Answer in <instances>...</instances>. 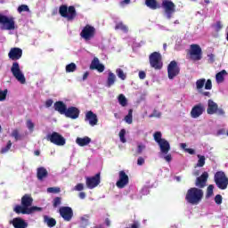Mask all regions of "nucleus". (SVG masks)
<instances>
[{
	"instance_id": "obj_63",
	"label": "nucleus",
	"mask_w": 228,
	"mask_h": 228,
	"mask_svg": "<svg viewBox=\"0 0 228 228\" xmlns=\"http://www.w3.org/2000/svg\"><path fill=\"white\" fill-rule=\"evenodd\" d=\"M216 113H217V115H224V114H225V112L224 111V110L218 109V107H217V110H216Z\"/></svg>"
},
{
	"instance_id": "obj_46",
	"label": "nucleus",
	"mask_w": 228,
	"mask_h": 228,
	"mask_svg": "<svg viewBox=\"0 0 228 228\" xmlns=\"http://www.w3.org/2000/svg\"><path fill=\"white\" fill-rule=\"evenodd\" d=\"M83 190H85V184H83V183H77V184L73 188V191H83Z\"/></svg>"
},
{
	"instance_id": "obj_40",
	"label": "nucleus",
	"mask_w": 228,
	"mask_h": 228,
	"mask_svg": "<svg viewBox=\"0 0 228 228\" xmlns=\"http://www.w3.org/2000/svg\"><path fill=\"white\" fill-rule=\"evenodd\" d=\"M125 121L126 124H133V110L128 111V115L125 117Z\"/></svg>"
},
{
	"instance_id": "obj_64",
	"label": "nucleus",
	"mask_w": 228,
	"mask_h": 228,
	"mask_svg": "<svg viewBox=\"0 0 228 228\" xmlns=\"http://www.w3.org/2000/svg\"><path fill=\"white\" fill-rule=\"evenodd\" d=\"M105 225H107V227H110V225H111V221L109 218L105 219Z\"/></svg>"
},
{
	"instance_id": "obj_30",
	"label": "nucleus",
	"mask_w": 228,
	"mask_h": 228,
	"mask_svg": "<svg viewBox=\"0 0 228 228\" xmlns=\"http://www.w3.org/2000/svg\"><path fill=\"white\" fill-rule=\"evenodd\" d=\"M44 222L49 227H54V225H56V219L50 217L49 216H44Z\"/></svg>"
},
{
	"instance_id": "obj_61",
	"label": "nucleus",
	"mask_w": 228,
	"mask_h": 228,
	"mask_svg": "<svg viewBox=\"0 0 228 228\" xmlns=\"http://www.w3.org/2000/svg\"><path fill=\"white\" fill-rule=\"evenodd\" d=\"M78 197H79V199H81V200H85V199H86V193H85V192H80L79 194H78Z\"/></svg>"
},
{
	"instance_id": "obj_16",
	"label": "nucleus",
	"mask_w": 228,
	"mask_h": 228,
	"mask_svg": "<svg viewBox=\"0 0 228 228\" xmlns=\"http://www.w3.org/2000/svg\"><path fill=\"white\" fill-rule=\"evenodd\" d=\"M127 184H129V176L126 174V171H119L118 180L116 183L117 188L122 190Z\"/></svg>"
},
{
	"instance_id": "obj_23",
	"label": "nucleus",
	"mask_w": 228,
	"mask_h": 228,
	"mask_svg": "<svg viewBox=\"0 0 228 228\" xmlns=\"http://www.w3.org/2000/svg\"><path fill=\"white\" fill-rule=\"evenodd\" d=\"M91 70H98V72H104V65L99 61V58L94 57L90 65Z\"/></svg>"
},
{
	"instance_id": "obj_8",
	"label": "nucleus",
	"mask_w": 228,
	"mask_h": 228,
	"mask_svg": "<svg viewBox=\"0 0 228 228\" xmlns=\"http://www.w3.org/2000/svg\"><path fill=\"white\" fill-rule=\"evenodd\" d=\"M60 15L67 19V20H74L76 19V8L74 6L67 7V5H61L59 9Z\"/></svg>"
},
{
	"instance_id": "obj_6",
	"label": "nucleus",
	"mask_w": 228,
	"mask_h": 228,
	"mask_svg": "<svg viewBox=\"0 0 228 228\" xmlns=\"http://www.w3.org/2000/svg\"><path fill=\"white\" fill-rule=\"evenodd\" d=\"M214 181L219 190H227L228 178L224 171H218L214 175Z\"/></svg>"
},
{
	"instance_id": "obj_58",
	"label": "nucleus",
	"mask_w": 228,
	"mask_h": 228,
	"mask_svg": "<svg viewBox=\"0 0 228 228\" xmlns=\"http://www.w3.org/2000/svg\"><path fill=\"white\" fill-rule=\"evenodd\" d=\"M53 100H47L46 102H45V107L46 108H51V106H53Z\"/></svg>"
},
{
	"instance_id": "obj_13",
	"label": "nucleus",
	"mask_w": 228,
	"mask_h": 228,
	"mask_svg": "<svg viewBox=\"0 0 228 228\" xmlns=\"http://www.w3.org/2000/svg\"><path fill=\"white\" fill-rule=\"evenodd\" d=\"M211 90L213 88V83L211 82V79H208L206 81V78H200L196 81V90L199 92V94H202V90Z\"/></svg>"
},
{
	"instance_id": "obj_31",
	"label": "nucleus",
	"mask_w": 228,
	"mask_h": 228,
	"mask_svg": "<svg viewBox=\"0 0 228 228\" xmlns=\"http://www.w3.org/2000/svg\"><path fill=\"white\" fill-rule=\"evenodd\" d=\"M115 29H119L120 31H123V33H127V31H129L127 25L124 24L122 21L116 23Z\"/></svg>"
},
{
	"instance_id": "obj_48",
	"label": "nucleus",
	"mask_w": 228,
	"mask_h": 228,
	"mask_svg": "<svg viewBox=\"0 0 228 228\" xmlns=\"http://www.w3.org/2000/svg\"><path fill=\"white\" fill-rule=\"evenodd\" d=\"M48 193H60V187H49L47 189Z\"/></svg>"
},
{
	"instance_id": "obj_1",
	"label": "nucleus",
	"mask_w": 228,
	"mask_h": 228,
	"mask_svg": "<svg viewBox=\"0 0 228 228\" xmlns=\"http://www.w3.org/2000/svg\"><path fill=\"white\" fill-rule=\"evenodd\" d=\"M208 177L209 174L204 172L200 176L196 178V187L188 189L185 194L187 204H191V206H199V204L202 202V200L204 199V190H202V188H206Z\"/></svg>"
},
{
	"instance_id": "obj_2",
	"label": "nucleus",
	"mask_w": 228,
	"mask_h": 228,
	"mask_svg": "<svg viewBox=\"0 0 228 228\" xmlns=\"http://www.w3.org/2000/svg\"><path fill=\"white\" fill-rule=\"evenodd\" d=\"M33 205V198L29 194H25L21 198V206L16 205L13 208L14 213L17 215H32V213H37L42 211L40 207H31Z\"/></svg>"
},
{
	"instance_id": "obj_38",
	"label": "nucleus",
	"mask_w": 228,
	"mask_h": 228,
	"mask_svg": "<svg viewBox=\"0 0 228 228\" xmlns=\"http://www.w3.org/2000/svg\"><path fill=\"white\" fill-rule=\"evenodd\" d=\"M180 147H181V149H183V151H185V152H188V154H191V155H193V154H195V150H193V149H191V148H186L187 147V145H186V143H181L180 144Z\"/></svg>"
},
{
	"instance_id": "obj_36",
	"label": "nucleus",
	"mask_w": 228,
	"mask_h": 228,
	"mask_svg": "<svg viewBox=\"0 0 228 228\" xmlns=\"http://www.w3.org/2000/svg\"><path fill=\"white\" fill-rule=\"evenodd\" d=\"M77 69V66L74 62H71V63L66 65V72L67 73L76 72Z\"/></svg>"
},
{
	"instance_id": "obj_33",
	"label": "nucleus",
	"mask_w": 228,
	"mask_h": 228,
	"mask_svg": "<svg viewBox=\"0 0 228 228\" xmlns=\"http://www.w3.org/2000/svg\"><path fill=\"white\" fill-rule=\"evenodd\" d=\"M118 101L120 104V106H122L123 108H125V106H127V98L126 97V95L124 94H119L118 96Z\"/></svg>"
},
{
	"instance_id": "obj_22",
	"label": "nucleus",
	"mask_w": 228,
	"mask_h": 228,
	"mask_svg": "<svg viewBox=\"0 0 228 228\" xmlns=\"http://www.w3.org/2000/svg\"><path fill=\"white\" fill-rule=\"evenodd\" d=\"M10 224H12V225L14 228H28V222H26L24 219H22L21 217H14Z\"/></svg>"
},
{
	"instance_id": "obj_56",
	"label": "nucleus",
	"mask_w": 228,
	"mask_h": 228,
	"mask_svg": "<svg viewBox=\"0 0 228 228\" xmlns=\"http://www.w3.org/2000/svg\"><path fill=\"white\" fill-rule=\"evenodd\" d=\"M208 61L210 63H213L215 61V54L210 53V54L208 55Z\"/></svg>"
},
{
	"instance_id": "obj_20",
	"label": "nucleus",
	"mask_w": 228,
	"mask_h": 228,
	"mask_svg": "<svg viewBox=\"0 0 228 228\" xmlns=\"http://www.w3.org/2000/svg\"><path fill=\"white\" fill-rule=\"evenodd\" d=\"M8 57L13 61L20 60L22 58V49L17 47L12 48L8 53Z\"/></svg>"
},
{
	"instance_id": "obj_42",
	"label": "nucleus",
	"mask_w": 228,
	"mask_h": 228,
	"mask_svg": "<svg viewBox=\"0 0 228 228\" xmlns=\"http://www.w3.org/2000/svg\"><path fill=\"white\" fill-rule=\"evenodd\" d=\"M26 126L29 133H33V131H35V123L30 119L27 120Z\"/></svg>"
},
{
	"instance_id": "obj_5",
	"label": "nucleus",
	"mask_w": 228,
	"mask_h": 228,
	"mask_svg": "<svg viewBox=\"0 0 228 228\" xmlns=\"http://www.w3.org/2000/svg\"><path fill=\"white\" fill-rule=\"evenodd\" d=\"M11 72L18 83H20V85H26V77L24 76L22 69H20V65L19 62L15 61L12 63Z\"/></svg>"
},
{
	"instance_id": "obj_32",
	"label": "nucleus",
	"mask_w": 228,
	"mask_h": 228,
	"mask_svg": "<svg viewBox=\"0 0 228 228\" xmlns=\"http://www.w3.org/2000/svg\"><path fill=\"white\" fill-rule=\"evenodd\" d=\"M116 74H117L118 77L119 79H121V81H126V79L127 77V73L124 72V69L118 68L116 69Z\"/></svg>"
},
{
	"instance_id": "obj_43",
	"label": "nucleus",
	"mask_w": 228,
	"mask_h": 228,
	"mask_svg": "<svg viewBox=\"0 0 228 228\" xmlns=\"http://www.w3.org/2000/svg\"><path fill=\"white\" fill-rule=\"evenodd\" d=\"M23 12H29V7L26 4H21L20 6L18 7V13H22Z\"/></svg>"
},
{
	"instance_id": "obj_51",
	"label": "nucleus",
	"mask_w": 228,
	"mask_h": 228,
	"mask_svg": "<svg viewBox=\"0 0 228 228\" xmlns=\"http://www.w3.org/2000/svg\"><path fill=\"white\" fill-rule=\"evenodd\" d=\"M213 28L216 31H220V29L224 28V25H222V22L217 21L216 24L213 25Z\"/></svg>"
},
{
	"instance_id": "obj_7",
	"label": "nucleus",
	"mask_w": 228,
	"mask_h": 228,
	"mask_svg": "<svg viewBox=\"0 0 228 228\" xmlns=\"http://www.w3.org/2000/svg\"><path fill=\"white\" fill-rule=\"evenodd\" d=\"M162 8L164 10V16L170 20L174 17V13H175V4L170 0H163Z\"/></svg>"
},
{
	"instance_id": "obj_25",
	"label": "nucleus",
	"mask_w": 228,
	"mask_h": 228,
	"mask_svg": "<svg viewBox=\"0 0 228 228\" xmlns=\"http://www.w3.org/2000/svg\"><path fill=\"white\" fill-rule=\"evenodd\" d=\"M76 143L78 147H86V145H90V143H92V138L88 136L77 137L76 139Z\"/></svg>"
},
{
	"instance_id": "obj_19",
	"label": "nucleus",
	"mask_w": 228,
	"mask_h": 228,
	"mask_svg": "<svg viewBox=\"0 0 228 228\" xmlns=\"http://www.w3.org/2000/svg\"><path fill=\"white\" fill-rule=\"evenodd\" d=\"M79 113H81V111L77 107H69L66 109L64 115L67 117V118L76 120V118H79Z\"/></svg>"
},
{
	"instance_id": "obj_39",
	"label": "nucleus",
	"mask_w": 228,
	"mask_h": 228,
	"mask_svg": "<svg viewBox=\"0 0 228 228\" xmlns=\"http://www.w3.org/2000/svg\"><path fill=\"white\" fill-rule=\"evenodd\" d=\"M213 190H215V186L213 184H210L207 188L206 199H210V197H213Z\"/></svg>"
},
{
	"instance_id": "obj_62",
	"label": "nucleus",
	"mask_w": 228,
	"mask_h": 228,
	"mask_svg": "<svg viewBox=\"0 0 228 228\" xmlns=\"http://www.w3.org/2000/svg\"><path fill=\"white\" fill-rule=\"evenodd\" d=\"M200 94H202V95H204L205 97H210L211 96V93L204 92V89H202V93H200Z\"/></svg>"
},
{
	"instance_id": "obj_11",
	"label": "nucleus",
	"mask_w": 228,
	"mask_h": 228,
	"mask_svg": "<svg viewBox=\"0 0 228 228\" xmlns=\"http://www.w3.org/2000/svg\"><path fill=\"white\" fill-rule=\"evenodd\" d=\"M189 54L192 61H200L202 60V48L199 45H191Z\"/></svg>"
},
{
	"instance_id": "obj_28",
	"label": "nucleus",
	"mask_w": 228,
	"mask_h": 228,
	"mask_svg": "<svg viewBox=\"0 0 228 228\" xmlns=\"http://www.w3.org/2000/svg\"><path fill=\"white\" fill-rule=\"evenodd\" d=\"M225 76H227V70L223 69L216 75V81L218 85L225 81Z\"/></svg>"
},
{
	"instance_id": "obj_12",
	"label": "nucleus",
	"mask_w": 228,
	"mask_h": 228,
	"mask_svg": "<svg viewBox=\"0 0 228 228\" xmlns=\"http://www.w3.org/2000/svg\"><path fill=\"white\" fill-rule=\"evenodd\" d=\"M47 140L51 142V143H53L54 145H57L58 147H63L65 143H67V141L61 134L53 132L52 134L47 135Z\"/></svg>"
},
{
	"instance_id": "obj_52",
	"label": "nucleus",
	"mask_w": 228,
	"mask_h": 228,
	"mask_svg": "<svg viewBox=\"0 0 228 228\" xmlns=\"http://www.w3.org/2000/svg\"><path fill=\"white\" fill-rule=\"evenodd\" d=\"M222 200H223L222 195L220 194L216 195L215 202L216 204H217V206H220V204H222Z\"/></svg>"
},
{
	"instance_id": "obj_37",
	"label": "nucleus",
	"mask_w": 228,
	"mask_h": 228,
	"mask_svg": "<svg viewBox=\"0 0 228 228\" xmlns=\"http://www.w3.org/2000/svg\"><path fill=\"white\" fill-rule=\"evenodd\" d=\"M198 159L197 167H202L206 165V157L204 155H198Z\"/></svg>"
},
{
	"instance_id": "obj_14",
	"label": "nucleus",
	"mask_w": 228,
	"mask_h": 228,
	"mask_svg": "<svg viewBox=\"0 0 228 228\" xmlns=\"http://www.w3.org/2000/svg\"><path fill=\"white\" fill-rule=\"evenodd\" d=\"M181 69L175 61H172L167 66V76L168 79H174L179 76Z\"/></svg>"
},
{
	"instance_id": "obj_53",
	"label": "nucleus",
	"mask_w": 228,
	"mask_h": 228,
	"mask_svg": "<svg viewBox=\"0 0 228 228\" xmlns=\"http://www.w3.org/2000/svg\"><path fill=\"white\" fill-rule=\"evenodd\" d=\"M11 136H12V138H14L16 141L20 138V135L19 134V131L17 130H13Z\"/></svg>"
},
{
	"instance_id": "obj_9",
	"label": "nucleus",
	"mask_w": 228,
	"mask_h": 228,
	"mask_svg": "<svg viewBox=\"0 0 228 228\" xmlns=\"http://www.w3.org/2000/svg\"><path fill=\"white\" fill-rule=\"evenodd\" d=\"M150 65L152 69L156 70H160L163 67V62L161 61V53L159 52H154L149 56Z\"/></svg>"
},
{
	"instance_id": "obj_41",
	"label": "nucleus",
	"mask_w": 228,
	"mask_h": 228,
	"mask_svg": "<svg viewBox=\"0 0 228 228\" xmlns=\"http://www.w3.org/2000/svg\"><path fill=\"white\" fill-rule=\"evenodd\" d=\"M7 95H8V89L0 90V102L6 101Z\"/></svg>"
},
{
	"instance_id": "obj_3",
	"label": "nucleus",
	"mask_w": 228,
	"mask_h": 228,
	"mask_svg": "<svg viewBox=\"0 0 228 228\" xmlns=\"http://www.w3.org/2000/svg\"><path fill=\"white\" fill-rule=\"evenodd\" d=\"M153 138L160 149L159 158H161V159H165L167 163H170L172 161V154L168 153L171 149L170 142H168L167 139L163 138L161 132H155L153 134Z\"/></svg>"
},
{
	"instance_id": "obj_18",
	"label": "nucleus",
	"mask_w": 228,
	"mask_h": 228,
	"mask_svg": "<svg viewBox=\"0 0 228 228\" xmlns=\"http://www.w3.org/2000/svg\"><path fill=\"white\" fill-rule=\"evenodd\" d=\"M85 122H88L91 127H95L99 122V118H97V114L94 113L92 110H88L86 112Z\"/></svg>"
},
{
	"instance_id": "obj_15",
	"label": "nucleus",
	"mask_w": 228,
	"mask_h": 228,
	"mask_svg": "<svg viewBox=\"0 0 228 228\" xmlns=\"http://www.w3.org/2000/svg\"><path fill=\"white\" fill-rule=\"evenodd\" d=\"M86 184L89 190H94L101 184V174H96L94 176L86 177Z\"/></svg>"
},
{
	"instance_id": "obj_50",
	"label": "nucleus",
	"mask_w": 228,
	"mask_h": 228,
	"mask_svg": "<svg viewBox=\"0 0 228 228\" xmlns=\"http://www.w3.org/2000/svg\"><path fill=\"white\" fill-rule=\"evenodd\" d=\"M149 117L150 118H159L161 117V112L158 110H154Z\"/></svg>"
},
{
	"instance_id": "obj_4",
	"label": "nucleus",
	"mask_w": 228,
	"mask_h": 228,
	"mask_svg": "<svg viewBox=\"0 0 228 228\" xmlns=\"http://www.w3.org/2000/svg\"><path fill=\"white\" fill-rule=\"evenodd\" d=\"M1 29L13 31L15 29V18L12 15H4L0 12Z\"/></svg>"
},
{
	"instance_id": "obj_60",
	"label": "nucleus",
	"mask_w": 228,
	"mask_h": 228,
	"mask_svg": "<svg viewBox=\"0 0 228 228\" xmlns=\"http://www.w3.org/2000/svg\"><path fill=\"white\" fill-rule=\"evenodd\" d=\"M88 76H90V73L88 71L85 72L83 75V81H86V79H88Z\"/></svg>"
},
{
	"instance_id": "obj_17",
	"label": "nucleus",
	"mask_w": 228,
	"mask_h": 228,
	"mask_svg": "<svg viewBox=\"0 0 228 228\" xmlns=\"http://www.w3.org/2000/svg\"><path fill=\"white\" fill-rule=\"evenodd\" d=\"M59 213L65 222H70V220H72V216H74V212L69 207H61L59 209Z\"/></svg>"
},
{
	"instance_id": "obj_26",
	"label": "nucleus",
	"mask_w": 228,
	"mask_h": 228,
	"mask_svg": "<svg viewBox=\"0 0 228 228\" xmlns=\"http://www.w3.org/2000/svg\"><path fill=\"white\" fill-rule=\"evenodd\" d=\"M217 110H218V104H216V102H215L213 100H208L207 113L208 115H215Z\"/></svg>"
},
{
	"instance_id": "obj_29",
	"label": "nucleus",
	"mask_w": 228,
	"mask_h": 228,
	"mask_svg": "<svg viewBox=\"0 0 228 228\" xmlns=\"http://www.w3.org/2000/svg\"><path fill=\"white\" fill-rule=\"evenodd\" d=\"M49 173L47 172V169H45V167L37 168V179L39 181H44V179H45V177H47Z\"/></svg>"
},
{
	"instance_id": "obj_49",
	"label": "nucleus",
	"mask_w": 228,
	"mask_h": 228,
	"mask_svg": "<svg viewBox=\"0 0 228 228\" xmlns=\"http://www.w3.org/2000/svg\"><path fill=\"white\" fill-rule=\"evenodd\" d=\"M143 151H145V144L143 143H138L137 145V152L138 154H142L143 152Z\"/></svg>"
},
{
	"instance_id": "obj_35",
	"label": "nucleus",
	"mask_w": 228,
	"mask_h": 228,
	"mask_svg": "<svg viewBox=\"0 0 228 228\" xmlns=\"http://www.w3.org/2000/svg\"><path fill=\"white\" fill-rule=\"evenodd\" d=\"M142 195H149V188H147V187L142 188L140 191V195H137V196L132 195V199L140 200V199H142Z\"/></svg>"
},
{
	"instance_id": "obj_55",
	"label": "nucleus",
	"mask_w": 228,
	"mask_h": 228,
	"mask_svg": "<svg viewBox=\"0 0 228 228\" xmlns=\"http://www.w3.org/2000/svg\"><path fill=\"white\" fill-rule=\"evenodd\" d=\"M143 163H145V159L142 157H139L138 159H137V165L142 167V165H143Z\"/></svg>"
},
{
	"instance_id": "obj_10",
	"label": "nucleus",
	"mask_w": 228,
	"mask_h": 228,
	"mask_svg": "<svg viewBox=\"0 0 228 228\" xmlns=\"http://www.w3.org/2000/svg\"><path fill=\"white\" fill-rule=\"evenodd\" d=\"M80 37L86 42H90L95 37V28L92 25H86L80 32Z\"/></svg>"
},
{
	"instance_id": "obj_59",
	"label": "nucleus",
	"mask_w": 228,
	"mask_h": 228,
	"mask_svg": "<svg viewBox=\"0 0 228 228\" xmlns=\"http://www.w3.org/2000/svg\"><path fill=\"white\" fill-rule=\"evenodd\" d=\"M146 76H147V75L145 74L144 71H140V72H139V77H140L141 79H145Z\"/></svg>"
},
{
	"instance_id": "obj_34",
	"label": "nucleus",
	"mask_w": 228,
	"mask_h": 228,
	"mask_svg": "<svg viewBox=\"0 0 228 228\" xmlns=\"http://www.w3.org/2000/svg\"><path fill=\"white\" fill-rule=\"evenodd\" d=\"M145 4L151 10H156V8H158V2H156V0H146Z\"/></svg>"
},
{
	"instance_id": "obj_21",
	"label": "nucleus",
	"mask_w": 228,
	"mask_h": 228,
	"mask_svg": "<svg viewBox=\"0 0 228 228\" xmlns=\"http://www.w3.org/2000/svg\"><path fill=\"white\" fill-rule=\"evenodd\" d=\"M204 105L201 103L195 105L191 110V118H199V117L204 113Z\"/></svg>"
},
{
	"instance_id": "obj_45",
	"label": "nucleus",
	"mask_w": 228,
	"mask_h": 228,
	"mask_svg": "<svg viewBox=\"0 0 228 228\" xmlns=\"http://www.w3.org/2000/svg\"><path fill=\"white\" fill-rule=\"evenodd\" d=\"M10 149H12V141H9L7 145L4 148H2L1 153L6 154V152H8V151H10Z\"/></svg>"
},
{
	"instance_id": "obj_54",
	"label": "nucleus",
	"mask_w": 228,
	"mask_h": 228,
	"mask_svg": "<svg viewBox=\"0 0 228 228\" xmlns=\"http://www.w3.org/2000/svg\"><path fill=\"white\" fill-rule=\"evenodd\" d=\"M60 204H61V199L57 197L53 200V206L54 208H58V206H60Z\"/></svg>"
},
{
	"instance_id": "obj_27",
	"label": "nucleus",
	"mask_w": 228,
	"mask_h": 228,
	"mask_svg": "<svg viewBox=\"0 0 228 228\" xmlns=\"http://www.w3.org/2000/svg\"><path fill=\"white\" fill-rule=\"evenodd\" d=\"M116 81H117V76L115 75V73L109 71L108 77H107L108 88H110V86H113V85H115Z\"/></svg>"
},
{
	"instance_id": "obj_57",
	"label": "nucleus",
	"mask_w": 228,
	"mask_h": 228,
	"mask_svg": "<svg viewBox=\"0 0 228 228\" xmlns=\"http://www.w3.org/2000/svg\"><path fill=\"white\" fill-rule=\"evenodd\" d=\"M131 4V0H123L120 2V5L121 6H126L127 4Z\"/></svg>"
},
{
	"instance_id": "obj_47",
	"label": "nucleus",
	"mask_w": 228,
	"mask_h": 228,
	"mask_svg": "<svg viewBox=\"0 0 228 228\" xmlns=\"http://www.w3.org/2000/svg\"><path fill=\"white\" fill-rule=\"evenodd\" d=\"M80 222V227L81 228H86V225H88V219L86 217H81Z\"/></svg>"
},
{
	"instance_id": "obj_44",
	"label": "nucleus",
	"mask_w": 228,
	"mask_h": 228,
	"mask_svg": "<svg viewBox=\"0 0 228 228\" xmlns=\"http://www.w3.org/2000/svg\"><path fill=\"white\" fill-rule=\"evenodd\" d=\"M119 140L122 143H126V129H121L119 132Z\"/></svg>"
},
{
	"instance_id": "obj_24",
	"label": "nucleus",
	"mask_w": 228,
	"mask_h": 228,
	"mask_svg": "<svg viewBox=\"0 0 228 228\" xmlns=\"http://www.w3.org/2000/svg\"><path fill=\"white\" fill-rule=\"evenodd\" d=\"M53 108L55 111H58V113L61 115H65L67 112V104L61 101L56 102L53 105Z\"/></svg>"
}]
</instances>
